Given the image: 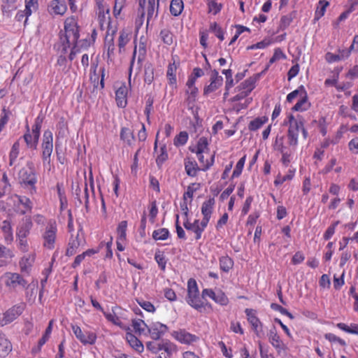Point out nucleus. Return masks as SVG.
<instances>
[{
    "mask_svg": "<svg viewBox=\"0 0 358 358\" xmlns=\"http://www.w3.org/2000/svg\"><path fill=\"white\" fill-rule=\"evenodd\" d=\"M282 125L287 127V144L292 151H295L299 144L300 132L302 133L303 139L308 138V131L305 127V120L303 115L295 116L292 113H287L282 121Z\"/></svg>",
    "mask_w": 358,
    "mask_h": 358,
    "instance_id": "nucleus-1",
    "label": "nucleus"
},
{
    "mask_svg": "<svg viewBox=\"0 0 358 358\" xmlns=\"http://www.w3.org/2000/svg\"><path fill=\"white\" fill-rule=\"evenodd\" d=\"M186 302L190 307L201 313H210L213 310L210 303L204 302L201 298L197 282L194 278L187 280Z\"/></svg>",
    "mask_w": 358,
    "mask_h": 358,
    "instance_id": "nucleus-2",
    "label": "nucleus"
},
{
    "mask_svg": "<svg viewBox=\"0 0 358 358\" xmlns=\"http://www.w3.org/2000/svg\"><path fill=\"white\" fill-rule=\"evenodd\" d=\"M80 38V27L78 17L75 15L69 16L64 20V34L60 36L61 52L66 53L71 43H77Z\"/></svg>",
    "mask_w": 358,
    "mask_h": 358,
    "instance_id": "nucleus-3",
    "label": "nucleus"
},
{
    "mask_svg": "<svg viewBox=\"0 0 358 358\" xmlns=\"http://www.w3.org/2000/svg\"><path fill=\"white\" fill-rule=\"evenodd\" d=\"M43 120L44 116L40 114L35 118L31 129L29 128V124L25 125V132L20 138H23L27 149L36 150Z\"/></svg>",
    "mask_w": 358,
    "mask_h": 358,
    "instance_id": "nucleus-4",
    "label": "nucleus"
},
{
    "mask_svg": "<svg viewBox=\"0 0 358 358\" xmlns=\"http://www.w3.org/2000/svg\"><path fill=\"white\" fill-rule=\"evenodd\" d=\"M57 222L55 219H49L41 231L42 245L45 248L52 250L57 239Z\"/></svg>",
    "mask_w": 358,
    "mask_h": 358,
    "instance_id": "nucleus-5",
    "label": "nucleus"
},
{
    "mask_svg": "<svg viewBox=\"0 0 358 358\" xmlns=\"http://www.w3.org/2000/svg\"><path fill=\"white\" fill-rule=\"evenodd\" d=\"M96 19L101 30L106 29V34H117L118 30L117 24H113L111 16L110 15V8L106 7L105 9L96 10Z\"/></svg>",
    "mask_w": 358,
    "mask_h": 358,
    "instance_id": "nucleus-6",
    "label": "nucleus"
},
{
    "mask_svg": "<svg viewBox=\"0 0 358 358\" xmlns=\"http://www.w3.org/2000/svg\"><path fill=\"white\" fill-rule=\"evenodd\" d=\"M8 200L13 202V209L17 214L24 215L33 208L32 201L28 196L13 194L8 196Z\"/></svg>",
    "mask_w": 358,
    "mask_h": 358,
    "instance_id": "nucleus-7",
    "label": "nucleus"
},
{
    "mask_svg": "<svg viewBox=\"0 0 358 358\" xmlns=\"http://www.w3.org/2000/svg\"><path fill=\"white\" fill-rule=\"evenodd\" d=\"M42 149V160L43 164H50L51 155L53 152V134L51 130L46 129L43 134V139L41 143Z\"/></svg>",
    "mask_w": 358,
    "mask_h": 358,
    "instance_id": "nucleus-8",
    "label": "nucleus"
},
{
    "mask_svg": "<svg viewBox=\"0 0 358 358\" xmlns=\"http://www.w3.org/2000/svg\"><path fill=\"white\" fill-rule=\"evenodd\" d=\"M19 180L20 185L29 187L31 194L36 192L37 175L34 168H30L29 170L22 168L19 172Z\"/></svg>",
    "mask_w": 358,
    "mask_h": 358,
    "instance_id": "nucleus-9",
    "label": "nucleus"
},
{
    "mask_svg": "<svg viewBox=\"0 0 358 358\" xmlns=\"http://www.w3.org/2000/svg\"><path fill=\"white\" fill-rule=\"evenodd\" d=\"M171 336L175 341L186 345H192L199 342V337L194 334H192L186 330V329H178L171 333Z\"/></svg>",
    "mask_w": 358,
    "mask_h": 358,
    "instance_id": "nucleus-10",
    "label": "nucleus"
},
{
    "mask_svg": "<svg viewBox=\"0 0 358 358\" xmlns=\"http://www.w3.org/2000/svg\"><path fill=\"white\" fill-rule=\"evenodd\" d=\"M245 313L253 332L257 336L260 337L263 333L264 324L257 315V310L252 308H246Z\"/></svg>",
    "mask_w": 358,
    "mask_h": 358,
    "instance_id": "nucleus-11",
    "label": "nucleus"
},
{
    "mask_svg": "<svg viewBox=\"0 0 358 358\" xmlns=\"http://www.w3.org/2000/svg\"><path fill=\"white\" fill-rule=\"evenodd\" d=\"M71 328L73 333L75 334L76 338L81 343L86 345V344H94L97 339L96 334L92 331L83 332L78 324H72Z\"/></svg>",
    "mask_w": 358,
    "mask_h": 358,
    "instance_id": "nucleus-12",
    "label": "nucleus"
},
{
    "mask_svg": "<svg viewBox=\"0 0 358 358\" xmlns=\"http://www.w3.org/2000/svg\"><path fill=\"white\" fill-rule=\"evenodd\" d=\"M183 225L187 231L194 234L195 240L202 238V234L207 227L203 220L200 221L199 219L194 220L193 222H190L189 219L184 220Z\"/></svg>",
    "mask_w": 358,
    "mask_h": 358,
    "instance_id": "nucleus-13",
    "label": "nucleus"
},
{
    "mask_svg": "<svg viewBox=\"0 0 358 358\" xmlns=\"http://www.w3.org/2000/svg\"><path fill=\"white\" fill-rule=\"evenodd\" d=\"M4 284L10 289H16L17 286L26 287L27 281L19 273L6 272L4 274Z\"/></svg>",
    "mask_w": 358,
    "mask_h": 358,
    "instance_id": "nucleus-14",
    "label": "nucleus"
},
{
    "mask_svg": "<svg viewBox=\"0 0 358 358\" xmlns=\"http://www.w3.org/2000/svg\"><path fill=\"white\" fill-rule=\"evenodd\" d=\"M268 341L271 346H273L278 355L282 352L287 351V345L280 338L278 334L275 327L272 328L268 333Z\"/></svg>",
    "mask_w": 358,
    "mask_h": 358,
    "instance_id": "nucleus-15",
    "label": "nucleus"
},
{
    "mask_svg": "<svg viewBox=\"0 0 358 358\" xmlns=\"http://www.w3.org/2000/svg\"><path fill=\"white\" fill-rule=\"evenodd\" d=\"M148 331L154 341H159L169 331L166 324L159 322H152L148 325Z\"/></svg>",
    "mask_w": 358,
    "mask_h": 358,
    "instance_id": "nucleus-16",
    "label": "nucleus"
},
{
    "mask_svg": "<svg viewBox=\"0 0 358 358\" xmlns=\"http://www.w3.org/2000/svg\"><path fill=\"white\" fill-rule=\"evenodd\" d=\"M205 296H208L215 303L220 306H227L229 303V299L221 289L215 292L212 289H203L202 291V298H205Z\"/></svg>",
    "mask_w": 358,
    "mask_h": 358,
    "instance_id": "nucleus-17",
    "label": "nucleus"
},
{
    "mask_svg": "<svg viewBox=\"0 0 358 358\" xmlns=\"http://www.w3.org/2000/svg\"><path fill=\"white\" fill-rule=\"evenodd\" d=\"M24 307L22 305H14L12 308L6 310L3 315V317H1L0 326L11 323L17 319L23 313Z\"/></svg>",
    "mask_w": 358,
    "mask_h": 358,
    "instance_id": "nucleus-18",
    "label": "nucleus"
},
{
    "mask_svg": "<svg viewBox=\"0 0 358 358\" xmlns=\"http://www.w3.org/2000/svg\"><path fill=\"white\" fill-rule=\"evenodd\" d=\"M223 85V77L219 76L217 70L211 71L210 76V85H206L203 88V95H209L210 93L218 90Z\"/></svg>",
    "mask_w": 358,
    "mask_h": 358,
    "instance_id": "nucleus-19",
    "label": "nucleus"
},
{
    "mask_svg": "<svg viewBox=\"0 0 358 358\" xmlns=\"http://www.w3.org/2000/svg\"><path fill=\"white\" fill-rule=\"evenodd\" d=\"M215 198H209L202 203L201 206V213H202V221L207 226L209 223L211 215L213 213L215 209Z\"/></svg>",
    "mask_w": 358,
    "mask_h": 358,
    "instance_id": "nucleus-20",
    "label": "nucleus"
},
{
    "mask_svg": "<svg viewBox=\"0 0 358 358\" xmlns=\"http://www.w3.org/2000/svg\"><path fill=\"white\" fill-rule=\"evenodd\" d=\"M49 14L52 15H64L68 10L65 0H52L48 6Z\"/></svg>",
    "mask_w": 358,
    "mask_h": 358,
    "instance_id": "nucleus-21",
    "label": "nucleus"
},
{
    "mask_svg": "<svg viewBox=\"0 0 358 358\" xmlns=\"http://www.w3.org/2000/svg\"><path fill=\"white\" fill-rule=\"evenodd\" d=\"M200 164L199 171H206L213 166L215 163V154L210 152L196 154Z\"/></svg>",
    "mask_w": 358,
    "mask_h": 358,
    "instance_id": "nucleus-22",
    "label": "nucleus"
},
{
    "mask_svg": "<svg viewBox=\"0 0 358 358\" xmlns=\"http://www.w3.org/2000/svg\"><path fill=\"white\" fill-rule=\"evenodd\" d=\"M158 141H159V132L157 134L156 139L154 143V151L157 152L156 157V163L158 166H162V165L167 161L169 158V154L167 152L166 144H162L159 148V150L158 148Z\"/></svg>",
    "mask_w": 358,
    "mask_h": 358,
    "instance_id": "nucleus-23",
    "label": "nucleus"
},
{
    "mask_svg": "<svg viewBox=\"0 0 358 358\" xmlns=\"http://www.w3.org/2000/svg\"><path fill=\"white\" fill-rule=\"evenodd\" d=\"M302 92L301 94L300 99L296 102V103L292 107V111H299L300 113H303V111L308 110L311 106V103L308 101V95L307 92L304 90L303 86H301Z\"/></svg>",
    "mask_w": 358,
    "mask_h": 358,
    "instance_id": "nucleus-24",
    "label": "nucleus"
},
{
    "mask_svg": "<svg viewBox=\"0 0 358 358\" xmlns=\"http://www.w3.org/2000/svg\"><path fill=\"white\" fill-rule=\"evenodd\" d=\"M100 76L97 73H90V80L96 90H102L105 87L106 68L101 67Z\"/></svg>",
    "mask_w": 358,
    "mask_h": 358,
    "instance_id": "nucleus-25",
    "label": "nucleus"
},
{
    "mask_svg": "<svg viewBox=\"0 0 358 358\" xmlns=\"http://www.w3.org/2000/svg\"><path fill=\"white\" fill-rule=\"evenodd\" d=\"M128 87L123 83L115 91V101L120 108H124L127 105Z\"/></svg>",
    "mask_w": 358,
    "mask_h": 358,
    "instance_id": "nucleus-26",
    "label": "nucleus"
},
{
    "mask_svg": "<svg viewBox=\"0 0 358 358\" xmlns=\"http://www.w3.org/2000/svg\"><path fill=\"white\" fill-rule=\"evenodd\" d=\"M146 14V27H148L152 20L157 18L159 15V0H148Z\"/></svg>",
    "mask_w": 358,
    "mask_h": 358,
    "instance_id": "nucleus-27",
    "label": "nucleus"
},
{
    "mask_svg": "<svg viewBox=\"0 0 358 358\" xmlns=\"http://www.w3.org/2000/svg\"><path fill=\"white\" fill-rule=\"evenodd\" d=\"M82 245V238L78 232L76 236H72L69 241L68 247L66 249L65 255L71 257L78 252V248Z\"/></svg>",
    "mask_w": 358,
    "mask_h": 358,
    "instance_id": "nucleus-28",
    "label": "nucleus"
},
{
    "mask_svg": "<svg viewBox=\"0 0 358 358\" xmlns=\"http://www.w3.org/2000/svg\"><path fill=\"white\" fill-rule=\"evenodd\" d=\"M185 171L188 176L195 177L199 171L198 163L192 157H186L184 159Z\"/></svg>",
    "mask_w": 358,
    "mask_h": 358,
    "instance_id": "nucleus-29",
    "label": "nucleus"
},
{
    "mask_svg": "<svg viewBox=\"0 0 358 358\" xmlns=\"http://www.w3.org/2000/svg\"><path fill=\"white\" fill-rule=\"evenodd\" d=\"M33 227V222L31 218H26L23 222L20 224L17 229L16 236L21 238H27L31 229Z\"/></svg>",
    "mask_w": 358,
    "mask_h": 358,
    "instance_id": "nucleus-30",
    "label": "nucleus"
},
{
    "mask_svg": "<svg viewBox=\"0 0 358 358\" xmlns=\"http://www.w3.org/2000/svg\"><path fill=\"white\" fill-rule=\"evenodd\" d=\"M34 261V255H28L22 257L19 262L20 271L22 273H29Z\"/></svg>",
    "mask_w": 358,
    "mask_h": 358,
    "instance_id": "nucleus-31",
    "label": "nucleus"
},
{
    "mask_svg": "<svg viewBox=\"0 0 358 358\" xmlns=\"http://www.w3.org/2000/svg\"><path fill=\"white\" fill-rule=\"evenodd\" d=\"M13 350V345L5 334H0V357H5Z\"/></svg>",
    "mask_w": 358,
    "mask_h": 358,
    "instance_id": "nucleus-32",
    "label": "nucleus"
},
{
    "mask_svg": "<svg viewBox=\"0 0 358 358\" xmlns=\"http://www.w3.org/2000/svg\"><path fill=\"white\" fill-rule=\"evenodd\" d=\"M126 340L129 346L134 348V350L142 352L144 349L143 343L135 335L131 332H127L125 335Z\"/></svg>",
    "mask_w": 358,
    "mask_h": 358,
    "instance_id": "nucleus-33",
    "label": "nucleus"
},
{
    "mask_svg": "<svg viewBox=\"0 0 358 358\" xmlns=\"http://www.w3.org/2000/svg\"><path fill=\"white\" fill-rule=\"evenodd\" d=\"M116 34L113 32L105 34V47L107 48V57L109 59L114 57L115 43L114 37Z\"/></svg>",
    "mask_w": 358,
    "mask_h": 358,
    "instance_id": "nucleus-34",
    "label": "nucleus"
},
{
    "mask_svg": "<svg viewBox=\"0 0 358 358\" xmlns=\"http://www.w3.org/2000/svg\"><path fill=\"white\" fill-rule=\"evenodd\" d=\"M131 32L130 31L122 29L120 30L117 38V46L119 48V52H122L124 51V48L130 40Z\"/></svg>",
    "mask_w": 358,
    "mask_h": 358,
    "instance_id": "nucleus-35",
    "label": "nucleus"
},
{
    "mask_svg": "<svg viewBox=\"0 0 358 358\" xmlns=\"http://www.w3.org/2000/svg\"><path fill=\"white\" fill-rule=\"evenodd\" d=\"M20 140L21 138L16 140V141L13 145L12 148L10 150L8 153V165L9 166H13L17 159L19 156L20 152Z\"/></svg>",
    "mask_w": 358,
    "mask_h": 358,
    "instance_id": "nucleus-36",
    "label": "nucleus"
},
{
    "mask_svg": "<svg viewBox=\"0 0 358 358\" xmlns=\"http://www.w3.org/2000/svg\"><path fill=\"white\" fill-rule=\"evenodd\" d=\"M120 139L123 143L127 144L128 146H132L134 145L135 137L134 136L133 130L127 127H122L120 134Z\"/></svg>",
    "mask_w": 358,
    "mask_h": 358,
    "instance_id": "nucleus-37",
    "label": "nucleus"
},
{
    "mask_svg": "<svg viewBox=\"0 0 358 358\" xmlns=\"http://www.w3.org/2000/svg\"><path fill=\"white\" fill-rule=\"evenodd\" d=\"M1 230L4 234V239L6 243L13 241V231L12 225L8 220H5L1 226Z\"/></svg>",
    "mask_w": 358,
    "mask_h": 358,
    "instance_id": "nucleus-38",
    "label": "nucleus"
},
{
    "mask_svg": "<svg viewBox=\"0 0 358 358\" xmlns=\"http://www.w3.org/2000/svg\"><path fill=\"white\" fill-rule=\"evenodd\" d=\"M161 351L164 358H173V353L178 351L177 345L170 341L162 342Z\"/></svg>",
    "mask_w": 358,
    "mask_h": 358,
    "instance_id": "nucleus-39",
    "label": "nucleus"
},
{
    "mask_svg": "<svg viewBox=\"0 0 358 358\" xmlns=\"http://www.w3.org/2000/svg\"><path fill=\"white\" fill-rule=\"evenodd\" d=\"M104 317L109 322L113 323V324L117 325V327L124 329L125 331H129L130 328L129 327H126L124 324H123L121 318L117 315L116 313H104Z\"/></svg>",
    "mask_w": 358,
    "mask_h": 358,
    "instance_id": "nucleus-40",
    "label": "nucleus"
},
{
    "mask_svg": "<svg viewBox=\"0 0 358 358\" xmlns=\"http://www.w3.org/2000/svg\"><path fill=\"white\" fill-rule=\"evenodd\" d=\"M127 4V0H114L113 9V17L115 19L122 18V11Z\"/></svg>",
    "mask_w": 358,
    "mask_h": 358,
    "instance_id": "nucleus-41",
    "label": "nucleus"
},
{
    "mask_svg": "<svg viewBox=\"0 0 358 358\" xmlns=\"http://www.w3.org/2000/svg\"><path fill=\"white\" fill-rule=\"evenodd\" d=\"M296 170L295 169H289L285 176H282L280 173H278V174L275 176L274 180V185L275 186L278 187L279 185H281L283 184V182L292 180L293 178L295 176Z\"/></svg>",
    "mask_w": 358,
    "mask_h": 358,
    "instance_id": "nucleus-42",
    "label": "nucleus"
},
{
    "mask_svg": "<svg viewBox=\"0 0 358 358\" xmlns=\"http://www.w3.org/2000/svg\"><path fill=\"white\" fill-rule=\"evenodd\" d=\"M206 6L208 13L214 15L219 14L223 9L222 3L218 0H206Z\"/></svg>",
    "mask_w": 358,
    "mask_h": 358,
    "instance_id": "nucleus-43",
    "label": "nucleus"
},
{
    "mask_svg": "<svg viewBox=\"0 0 358 358\" xmlns=\"http://www.w3.org/2000/svg\"><path fill=\"white\" fill-rule=\"evenodd\" d=\"M177 66L173 62V63H169L166 69V78L169 83L170 85H176L177 83V77H176V71H177Z\"/></svg>",
    "mask_w": 358,
    "mask_h": 358,
    "instance_id": "nucleus-44",
    "label": "nucleus"
},
{
    "mask_svg": "<svg viewBox=\"0 0 358 358\" xmlns=\"http://www.w3.org/2000/svg\"><path fill=\"white\" fill-rule=\"evenodd\" d=\"M234 265L233 259L229 256H222L219 258L220 269L224 272H229Z\"/></svg>",
    "mask_w": 358,
    "mask_h": 358,
    "instance_id": "nucleus-45",
    "label": "nucleus"
},
{
    "mask_svg": "<svg viewBox=\"0 0 358 358\" xmlns=\"http://www.w3.org/2000/svg\"><path fill=\"white\" fill-rule=\"evenodd\" d=\"M199 93V89H192V90H186L185 102L188 109L193 110L195 106V101Z\"/></svg>",
    "mask_w": 358,
    "mask_h": 358,
    "instance_id": "nucleus-46",
    "label": "nucleus"
},
{
    "mask_svg": "<svg viewBox=\"0 0 358 358\" xmlns=\"http://www.w3.org/2000/svg\"><path fill=\"white\" fill-rule=\"evenodd\" d=\"M208 144L209 143L206 137H201L198 139L195 149H192V152L196 154L210 152Z\"/></svg>",
    "mask_w": 358,
    "mask_h": 358,
    "instance_id": "nucleus-47",
    "label": "nucleus"
},
{
    "mask_svg": "<svg viewBox=\"0 0 358 358\" xmlns=\"http://www.w3.org/2000/svg\"><path fill=\"white\" fill-rule=\"evenodd\" d=\"M146 45L147 41L146 38L144 36H141L139 38V42L138 45V57L137 61L138 63L142 62L146 57Z\"/></svg>",
    "mask_w": 358,
    "mask_h": 358,
    "instance_id": "nucleus-48",
    "label": "nucleus"
},
{
    "mask_svg": "<svg viewBox=\"0 0 358 358\" xmlns=\"http://www.w3.org/2000/svg\"><path fill=\"white\" fill-rule=\"evenodd\" d=\"M184 8L182 0H171L169 6L170 13L173 16H178Z\"/></svg>",
    "mask_w": 358,
    "mask_h": 358,
    "instance_id": "nucleus-49",
    "label": "nucleus"
},
{
    "mask_svg": "<svg viewBox=\"0 0 358 358\" xmlns=\"http://www.w3.org/2000/svg\"><path fill=\"white\" fill-rule=\"evenodd\" d=\"M268 120L267 116H260L259 117L255 118L250 121L248 129L250 131L257 130L262 127L263 124L267 123Z\"/></svg>",
    "mask_w": 358,
    "mask_h": 358,
    "instance_id": "nucleus-50",
    "label": "nucleus"
},
{
    "mask_svg": "<svg viewBox=\"0 0 358 358\" xmlns=\"http://www.w3.org/2000/svg\"><path fill=\"white\" fill-rule=\"evenodd\" d=\"M255 87V81L253 78H247L243 81L240 85L237 87L238 90H242L246 92V96H248L252 90Z\"/></svg>",
    "mask_w": 358,
    "mask_h": 358,
    "instance_id": "nucleus-51",
    "label": "nucleus"
},
{
    "mask_svg": "<svg viewBox=\"0 0 358 358\" xmlns=\"http://www.w3.org/2000/svg\"><path fill=\"white\" fill-rule=\"evenodd\" d=\"M200 187L201 185L199 183H192L189 185H188L186 191L183 194V200H187V199H189L190 201H192L194 193L196 192V190H199Z\"/></svg>",
    "mask_w": 358,
    "mask_h": 358,
    "instance_id": "nucleus-52",
    "label": "nucleus"
},
{
    "mask_svg": "<svg viewBox=\"0 0 358 358\" xmlns=\"http://www.w3.org/2000/svg\"><path fill=\"white\" fill-rule=\"evenodd\" d=\"M132 327L136 333L142 334L148 329V326L142 319H133Z\"/></svg>",
    "mask_w": 358,
    "mask_h": 358,
    "instance_id": "nucleus-53",
    "label": "nucleus"
},
{
    "mask_svg": "<svg viewBox=\"0 0 358 358\" xmlns=\"http://www.w3.org/2000/svg\"><path fill=\"white\" fill-rule=\"evenodd\" d=\"M329 2L327 0H320L318 6L315 11V18L319 20L321 17L324 16Z\"/></svg>",
    "mask_w": 358,
    "mask_h": 358,
    "instance_id": "nucleus-54",
    "label": "nucleus"
},
{
    "mask_svg": "<svg viewBox=\"0 0 358 358\" xmlns=\"http://www.w3.org/2000/svg\"><path fill=\"white\" fill-rule=\"evenodd\" d=\"M336 327L345 332L358 335V324L351 323L350 326H348L345 323L340 322L336 324Z\"/></svg>",
    "mask_w": 358,
    "mask_h": 358,
    "instance_id": "nucleus-55",
    "label": "nucleus"
},
{
    "mask_svg": "<svg viewBox=\"0 0 358 358\" xmlns=\"http://www.w3.org/2000/svg\"><path fill=\"white\" fill-rule=\"evenodd\" d=\"M159 36L166 45H170L173 43V34L169 29H163L160 31Z\"/></svg>",
    "mask_w": 358,
    "mask_h": 358,
    "instance_id": "nucleus-56",
    "label": "nucleus"
},
{
    "mask_svg": "<svg viewBox=\"0 0 358 358\" xmlns=\"http://www.w3.org/2000/svg\"><path fill=\"white\" fill-rule=\"evenodd\" d=\"M53 320H50L48 324V327L45 329V333L43 334L41 338L39 339L38 346L42 347L44 344L46 343L47 341H49L50 334H52L53 329Z\"/></svg>",
    "mask_w": 358,
    "mask_h": 358,
    "instance_id": "nucleus-57",
    "label": "nucleus"
},
{
    "mask_svg": "<svg viewBox=\"0 0 358 358\" xmlns=\"http://www.w3.org/2000/svg\"><path fill=\"white\" fill-rule=\"evenodd\" d=\"M170 236V232L166 228L155 229L152 233L154 240H166Z\"/></svg>",
    "mask_w": 358,
    "mask_h": 358,
    "instance_id": "nucleus-58",
    "label": "nucleus"
},
{
    "mask_svg": "<svg viewBox=\"0 0 358 358\" xmlns=\"http://www.w3.org/2000/svg\"><path fill=\"white\" fill-rule=\"evenodd\" d=\"M188 138L189 136L187 132L181 131L173 138V144L176 147L183 146V145L187 143Z\"/></svg>",
    "mask_w": 358,
    "mask_h": 358,
    "instance_id": "nucleus-59",
    "label": "nucleus"
},
{
    "mask_svg": "<svg viewBox=\"0 0 358 358\" xmlns=\"http://www.w3.org/2000/svg\"><path fill=\"white\" fill-rule=\"evenodd\" d=\"M144 4H145V1H143V2L140 1V3H139V6H141V12L139 13L138 15L136 16V17L135 19L134 24H135V28L136 30L140 29L144 23L145 15V13L144 10Z\"/></svg>",
    "mask_w": 358,
    "mask_h": 358,
    "instance_id": "nucleus-60",
    "label": "nucleus"
},
{
    "mask_svg": "<svg viewBox=\"0 0 358 358\" xmlns=\"http://www.w3.org/2000/svg\"><path fill=\"white\" fill-rule=\"evenodd\" d=\"M247 156L244 155L237 162L234 171L232 173L231 178H238L243 172V169L246 161Z\"/></svg>",
    "mask_w": 358,
    "mask_h": 358,
    "instance_id": "nucleus-61",
    "label": "nucleus"
},
{
    "mask_svg": "<svg viewBox=\"0 0 358 358\" xmlns=\"http://www.w3.org/2000/svg\"><path fill=\"white\" fill-rule=\"evenodd\" d=\"M10 188L11 184L9 181V177L7 174V172L4 171L0 180V189L1 191H4L5 195L6 194V192L10 190Z\"/></svg>",
    "mask_w": 358,
    "mask_h": 358,
    "instance_id": "nucleus-62",
    "label": "nucleus"
},
{
    "mask_svg": "<svg viewBox=\"0 0 358 358\" xmlns=\"http://www.w3.org/2000/svg\"><path fill=\"white\" fill-rule=\"evenodd\" d=\"M155 260L158 263L159 267L162 271H165L166 268V259L164 253L161 251H157L155 254Z\"/></svg>",
    "mask_w": 358,
    "mask_h": 358,
    "instance_id": "nucleus-63",
    "label": "nucleus"
},
{
    "mask_svg": "<svg viewBox=\"0 0 358 358\" xmlns=\"http://www.w3.org/2000/svg\"><path fill=\"white\" fill-rule=\"evenodd\" d=\"M127 229V221H122L121 222H120L117 227V238L126 240Z\"/></svg>",
    "mask_w": 358,
    "mask_h": 358,
    "instance_id": "nucleus-64",
    "label": "nucleus"
}]
</instances>
